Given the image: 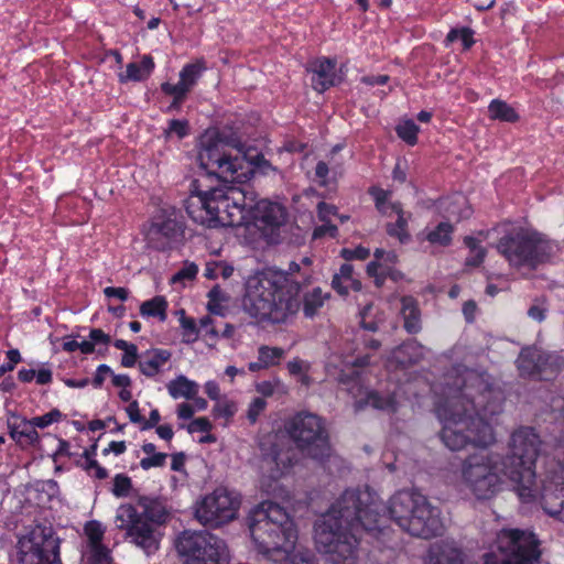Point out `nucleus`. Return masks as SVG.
Listing matches in <instances>:
<instances>
[{"label":"nucleus","mask_w":564,"mask_h":564,"mask_svg":"<svg viewBox=\"0 0 564 564\" xmlns=\"http://www.w3.org/2000/svg\"><path fill=\"white\" fill-rule=\"evenodd\" d=\"M370 194L373 196L376 202V207L379 212H381L384 215L390 216L391 215V205L388 204V197L390 193L388 191H384L382 188L372 187L370 188Z\"/></svg>","instance_id":"obj_58"},{"label":"nucleus","mask_w":564,"mask_h":564,"mask_svg":"<svg viewBox=\"0 0 564 564\" xmlns=\"http://www.w3.org/2000/svg\"><path fill=\"white\" fill-rule=\"evenodd\" d=\"M332 288L340 295H347L350 290L359 292L362 288L361 282L354 275V267L350 263H344L339 272L335 273L332 280Z\"/></svg>","instance_id":"obj_26"},{"label":"nucleus","mask_w":564,"mask_h":564,"mask_svg":"<svg viewBox=\"0 0 564 564\" xmlns=\"http://www.w3.org/2000/svg\"><path fill=\"white\" fill-rule=\"evenodd\" d=\"M132 480L126 474H117L112 480L111 492L117 498H126L132 496Z\"/></svg>","instance_id":"obj_47"},{"label":"nucleus","mask_w":564,"mask_h":564,"mask_svg":"<svg viewBox=\"0 0 564 564\" xmlns=\"http://www.w3.org/2000/svg\"><path fill=\"white\" fill-rule=\"evenodd\" d=\"M464 243L469 249V254L465 259V265L470 268L479 267L487 256L486 249L480 246L476 238L470 236L464 238Z\"/></svg>","instance_id":"obj_42"},{"label":"nucleus","mask_w":564,"mask_h":564,"mask_svg":"<svg viewBox=\"0 0 564 564\" xmlns=\"http://www.w3.org/2000/svg\"><path fill=\"white\" fill-rule=\"evenodd\" d=\"M488 117L491 120L517 122L519 115L513 107L500 99H494L488 106Z\"/></svg>","instance_id":"obj_35"},{"label":"nucleus","mask_w":564,"mask_h":564,"mask_svg":"<svg viewBox=\"0 0 564 564\" xmlns=\"http://www.w3.org/2000/svg\"><path fill=\"white\" fill-rule=\"evenodd\" d=\"M473 35L474 32L469 28L452 29L446 36V42L453 43L459 39L463 42L464 48L468 50L474 44Z\"/></svg>","instance_id":"obj_54"},{"label":"nucleus","mask_w":564,"mask_h":564,"mask_svg":"<svg viewBox=\"0 0 564 564\" xmlns=\"http://www.w3.org/2000/svg\"><path fill=\"white\" fill-rule=\"evenodd\" d=\"M397 134L400 139L406 142L410 145H414L417 142V133L420 131L419 126H416L412 120H406L400 123L395 128Z\"/></svg>","instance_id":"obj_49"},{"label":"nucleus","mask_w":564,"mask_h":564,"mask_svg":"<svg viewBox=\"0 0 564 564\" xmlns=\"http://www.w3.org/2000/svg\"><path fill=\"white\" fill-rule=\"evenodd\" d=\"M541 440L532 427L516 430L510 440V454L503 457L511 471V484L519 498L530 501L535 497V462Z\"/></svg>","instance_id":"obj_5"},{"label":"nucleus","mask_w":564,"mask_h":564,"mask_svg":"<svg viewBox=\"0 0 564 564\" xmlns=\"http://www.w3.org/2000/svg\"><path fill=\"white\" fill-rule=\"evenodd\" d=\"M369 356H362L356 358L354 361L348 364L346 368L341 369L340 372L337 376V380L341 384H349V383H358L360 378V372L357 370V368H362L369 365Z\"/></svg>","instance_id":"obj_40"},{"label":"nucleus","mask_w":564,"mask_h":564,"mask_svg":"<svg viewBox=\"0 0 564 564\" xmlns=\"http://www.w3.org/2000/svg\"><path fill=\"white\" fill-rule=\"evenodd\" d=\"M18 379L23 383H30L35 379L37 384L45 386L53 381V372L48 368H42L37 371L22 368L18 371Z\"/></svg>","instance_id":"obj_44"},{"label":"nucleus","mask_w":564,"mask_h":564,"mask_svg":"<svg viewBox=\"0 0 564 564\" xmlns=\"http://www.w3.org/2000/svg\"><path fill=\"white\" fill-rule=\"evenodd\" d=\"M185 226L173 210L161 209L150 220L145 231L149 247L156 251H166L184 238Z\"/></svg>","instance_id":"obj_14"},{"label":"nucleus","mask_w":564,"mask_h":564,"mask_svg":"<svg viewBox=\"0 0 564 564\" xmlns=\"http://www.w3.org/2000/svg\"><path fill=\"white\" fill-rule=\"evenodd\" d=\"M155 67L154 59L151 55L147 54L141 57L140 63H129L126 73L118 75V80L121 84L128 82H142L150 77Z\"/></svg>","instance_id":"obj_24"},{"label":"nucleus","mask_w":564,"mask_h":564,"mask_svg":"<svg viewBox=\"0 0 564 564\" xmlns=\"http://www.w3.org/2000/svg\"><path fill=\"white\" fill-rule=\"evenodd\" d=\"M85 534L88 540V544L102 542L105 529L101 523L97 520L88 521L84 527Z\"/></svg>","instance_id":"obj_56"},{"label":"nucleus","mask_w":564,"mask_h":564,"mask_svg":"<svg viewBox=\"0 0 564 564\" xmlns=\"http://www.w3.org/2000/svg\"><path fill=\"white\" fill-rule=\"evenodd\" d=\"M21 564H62L59 539L52 525L30 527L18 540Z\"/></svg>","instance_id":"obj_10"},{"label":"nucleus","mask_w":564,"mask_h":564,"mask_svg":"<svg viewBox=\"0 0 564 564\" xmlns=\"http://www.w3.org/2000/svg\"><path fill=\"white\" fill-rule=\"evenodd\" d=\"M220 145L228 147L238 153H243L245 162H248L263 174L275 170L262 153L252 155L250 149L246 148L238 132L232 128L220 130V128L214 127V150H217Z\"/></svg>","instance_id":"obj_19"},{"label":"nucleus","mask_w":564,"mask_h":564,"mask_svg":"<svg viewBox=\"0 0 564 564\" xmlns=\"http://www.w3.org/2000/svg\"><path fill=\"white\" fill-rule=\"evenodd\" d=\"M166 388L173 399H193L198 392V384L182 375L170 381Z\"/></svg>","instance_id":"obj_33"},{"label":"nucleus","mask_w":564,"mask_h":564,"mask_svg":"<svg viewBox=\"0 0 564 564\" xmlns=\"http://www.w3.org/2000/svg\"><path fill=\"white\" fill-rule=\"evenodd\" d=\"M196 162L202 171V173L212 177V133L210 128H207L204 133L198 138L196 143Z\"/></svg>","instance_id":"obj_29"},{"label":"nucleus","mask_w":564,"mask_h":564,"mask_svg":"<svg viewBox=\"0 0 564 564\" xmlns=\"http://www.w3.org/2000/svg\"><path fill=\"white\" fill-rule=\"evenodd\" d=\"M295 460V451L288 441L278 435L270 436L268 443L262 444V489L275 496L280 489L276 481L290 471Z\"/></svg>","instance_id":"obj_11"},{"label":"nucleus","mask_w":564,"mask_h":564,"mask_svg":"<svg viewBox=\"0 0 564 564\" xmlns=\"http://www.w3.org/2000/svg\"><path fill=\"white\" fill-rule=\"evenodd\" d=\"M249 225L246 195L235 186L214 187V227H237Z\"/></svg>","instance_id":"obj_13"},{"label":"nucleus","mask_w":564,"mask_h":564,"mask_svg":"<svg viewBox=\"0 0 564 564\" xmlns=\"http://www.w3.org/2000/svg\"><path fill=\"white\" fill-rule=\"evenodd\" d=\"M308 70L313 73L312 86L317 93H324L340 82L336 74L335 59L317 58L311 63Z\"/></svg>","instance_id":"obj_22"},{"label":"nucleus","mask_w":564,"mask_h":564,"mask_svg":"<svg viewBox=\"0 0 564 564\" xmlns=\"http://www.w3.org/2000/svg\"><path fill=\"white\" fill-rule=\"evenodd\" d=\"M167 301L163 296H154L151 300L144 301L140 306V314L143 317H156L164 322L167 317Z\"/></svg>","instance_id":"obj_38"},{"label":"nucleus","mask_w":564,"mask_h":564,"mask_svg":"<svg viewBox=\"0 0 564 564\" xmlns=\"http://www.w3.org/2000/svg\"><path fill=\"white\" fill-rule=\"evenodd\" d=\"M230 301L228 293L221 291L218 285H214V315H224V308Z\"/></svg>","instance_id":"obj_60"},{"label":"nucleus","mask_w":564,"mask_h":564,"mask_svg":"<svg viewBox=\"0 0 564 564\" xmlns=\"http://www.w3.org/2000/svg\"><path fill=\"white\" fill-rule=\"evenodd\" d=\"M542 357L538 364L535 376L541 380H549L561 370L563 360L545 351H542Z\"/></svg>","instance_id":"obj_37"},{"label":"nucleus","mask_w":564,"mask_h":564,"mask_svg":"<svg viewBox=\"0 0 564 564\" xmlns=\"http://www.w3.org/2000/svg\"><path fill=\"white\" fill-rule=\"evenodd\" d=\"M117 521L120 522L119 529L126 531V538L147 554L159 550L160 540L155 532V524L144 519L133 505H121L118 508Z\"/></svg>","instance_id":"obj_12"},{"label":"nucleus","mask_w":564,"mask_h":564,"mask_svg":"<svg viewBox=\"0 0 564 564\" xmlns=\"http://www.w3.org/2000/svg\"><path fill=\"white\" fill-rule=\"evenodd\" d=\"M284 564H316L307 552L285 553Z\"/></svg>","instance_id":"obj_64"},{"label":"nucleus","mask_w":564,"mask_h":564,"mask_svg":"<svg viewBox=\"0 0 564 564\" xmlns=\"http://www.w3.org/2000/svg\"><path fill=\"white\" fill-rule=\"evenodd\" d=\"M195 518L206 529L212 523V495H205L195 506Z\"/></svg>","instance_id":"obj_46"},{"label":"nucleus","mask_w":564,"mask_h":564,"mask_svg":"<svg viewBox=\"0 0 564 564\" xmlns=\"http://www.w3.org/2000/svg\"><path fill=\"white\" fill-rule=\"evenodd\" d=\"M340 256L346 261L366 260L370 256V250L368 248L362 247V246H358V247H356L354 249L344 248L340 251Z\"/></svg>","instance_id":"obj_61"},{"label":"nucleus","mask_w":564,"mask_h":564,"mask_svg":"<svg viewBox=\"0 0 564 564\" xmlns=\"http://www.w3.org/2000/svg\"><path fill=\"white\" fill-rule=\"evenodd\" d=\"M183 329V341L194 343L197 340L199 329L194 318L186 317L184 311H182V317L180 319Z\"/></svg>","instance_id":"obj_50"},{"label":"nucleus","mask_w":564,"mask_h":564,"mask_svg":"<svg viewBox=\"0 0 564 564\" xmlns=\"http://www.w3.org/2000/svg\"><path fill=\"white\" fill-rule=\"evenodd\" d=\"M329 297L328 293H323L321 288H315L306 293L303 299V312L306 317H313Z\"/></svg>","instance_id":"obj_41"},{"label":"nucleus","mask_w":564,"mask_h":564,"mask_svg":"<svg viewBox=\"0 0 564 564\" xmlns=\"http://www.w3.org/2000/svg\"><path fill=\"white\" fill-rule=\"evenodd\" d=\"M434 564H465L464 553L449 542H441L431 549Z\"/></svg>","instance_id":"obj_27"},{"label":"nucleus","mask_w":564,"mask_h":564,"mask_svg":"<svg viewBox=\"0 0 564 564\" xmlns=\"http://www.w3.org/2000/svg\"><path fill=\"white\" fill-rule=\"evenodd\" d=\"M214 564H230V552L223 540L214 539Z\"/></svg>","instance_id":"obj_59"},{"label":"nucleus","mask_w":564,"mask_h":564,"mask_svg":"<svg viewBox=\"0 0 564 564\" xmlns=\"http://www.w3.org/2000/svg\"><path fill=\"white\" fill-rule=\"evenodd\" d=\"M171 352L166 349H154L147 358L139 362V369L145 377L156 376L162 366L171 358Z\"/></svg>","instance_id":"obj_32"},{"label":"nucleus","mask_w":564,"mask_h":564,"mask_svg":"<svg viewBox=\"0 0 564 564\" xmlns=\"http://www.w3.org/2000/svg\"><path fill=\"white\" fill-rule=\"evenodd\" d=\"M453 231V226L447 221H443L427 232L426 240L432 245L446 247L452 242Z\"/></svg>","instance_id":"obj_43"},{"label":"nucleus","mask_w":564,"mask_h":564,"mask_svg":"<svg viewBox=\"0 0 564 564\" xmlns=\"http://www.w3.org/2000/svg\"><path fill=\"white\" fill-rule=\"evenodd\" d=\"M381 503L370 494L346 490L315 524L317 552L328 564H360L359 531H375L381 527Z\"/></svg>","instance_id":"obj_2"},{"label":"nucleus","mask_w":564,"mask_h":564,"mask_svg":"<svg viewBox=\"0 0 564 564\" xmlns=\"http://www.w3.org/2000/svg\"><path fill=\"white\" fill-rule=\"evenodd\" d=\"M542 350L538 348L522 349L518 359L517 366L522 376H535L538 364L541 360Z\"/></svg>","instance_id":"obj_34"},{"label":"nucleus","mask_w":564,"mask_h":564,"mask_svg":"<svg viewBox=\"0 0 564 564\" xmlns=\"http://www.w3.org/2000/svg\"><path fill=\"white\" fill-rule=\"evenodd\" d=\"M214 400H216V405L214 409V419L217 417H225L226 421H228L230 417L235 415L237 412V405L228 400L217 399L214 394ZM227 422H225L224 425H226Z\"/></svg>","instance_id":"obj_53"},{"label":"nucleus","mask_w":564,"mask_h":564,"mask_svg":"<svg viewBox=\"0 0 564 564\" xmlns=\"http://www.w3.org/2000/svg\"><path fill=\"white\" fill-rule=\"evenodd\" d=\"M189 433H206L202 442H212V423L206 417L194 419L187 426Z\"/></svg>","instance_id":"obj_57"},{"label":"nucleus","mask_w":564,"mask_h":564,"mask_svg":"<svg viewBox=\"0 0 564 564\" xmlns=\"http://www.w3.org/2000/svg\"><path fill=\"white\" fill-rule=\"evenodd\" d=\"M207 69L208 67L204 59H196L183 66L180 72V80L192 90Z\"/></svg>","instance_id":"obj_36"},{"label":"nucleus","mask_w":564,"mask_h":564,"mask_svg":"<svg viewBox=\"0 0 564 564\" xmlns=\"http://www.w3.org/2000/svg\"><path fill=\"white\" fill-rule=\"evenodd\" d=\"M420 498L425 497L412 490H400L391 497L388 511L391 519L402 530H405L408 522H411L414 516H416V510L419 505H421Z\"/></svg>","instance_id":"obj_20"},{"label":"nucleus","mask_w":564,"mask_h":564,"mask_svg":"<svg viewBox=\"0 0 564 564\" xmlns=\"http://www.w3.org/2000/svg\"><path fill=\"white\" fill-rule=\"evenodd\" d=\"M541 551L535 534L528 530L502 529L484 564H539Z\"/></svg>","instance_id":"obj_8"},{"label":"nucleus","mask_w":564,"mask_h":564,"mask_svg":"<svg viewBox=\"0 0 564 564\" xmlns=\"http://www.w3.org/2000/svg\"><path fill=\"white\" fill-rule=\"evenodd\" d=\"M63 414L58 409H53L50 412L34 416L32 419H22V425L32 424L39 429H45L53 423H57L62 420Z\"/></svg>","instance_id":"obj_48"},{"label":"nucleus","mask_w":564,"mask_h":564,"mask_svg":"<svg viewBox=\"0 0 564 564\" xmlns=\"http://www.w3.org/2000/svg\"><path fill=\"white\" fill-rule=\"evenodd\" d=\"M216 162L217 172L214 171V176L225 183L242 182V178L247 175L245 172H242L245 163L243 153L236 152V154L232 155L231 153L224 152Z\"/></svg>","instance_id":"obj_23"},{"label":"nucleus","mask_w":564,"mask_h":564,"mask_svg":"<svg viewBox=\"0 0 564 564\" xmlns=\"http://www.w3.org/2000/svg\"><path fill=\"white\" fill-rule=\"evenodd\" d=\"M511 471L503 456L498 453H474L462 463V480L478 499H489L501 491L506 480L511 482Z\"/></svg>","instance_id":"obj_6"},{"label":"nucleus","mask_w":564,"mask_h":564,"mask_svg":"<svg viewBox=\"0 0 564 564\" xmlns=\"http://www.w3.org/2000/svg\"><path fill=\"white\" fill-rule=\"evenodd\" d=\"M424 347L416 340H409L392 351V358L401 366L417 364L424 357Z\"/></svg>","instance_id":"obj_28"},{"label":"nucleus","mask_w":564,"mask_h":564,"mask_svg":"<svg viewBox=\"0 0 564 564\" xmlns=\"http://www.w3.org/2000/svg\"><path fill=\"white\" fill-rule=\"evenodd\" d=\"M184 206L194 223L212 228V186L203 188L199 180H193Z\"/></svg>","instance_id":"obj_17"},{"label":"nucleus","mask_w":564,"mask_h":564,"mask_svg":"<svg viewBox=\"0 0 564 564\" xmlns=\"http://www.w3.org/2000/svg\"><path fill=\"white\" fill-rule=\"evenodd\" d=\"M256 389L263 397H272L275 393L286 392L285 386L279 379L261 381L257 383Z\"/></svg>","instance_id":"obj_55"},{"label":"nucleus","mask_w":564,"mask_h":564,"mask_svg":"<svg viewBox=\"0 0 564 564\" xmlns=\"http://www.w3.org/2000/svg\"><path fill=\"white\" fill-rule=\"evenodd\" d=\"M421 505L416 510V516L404 530L413 536L431 539L442 533L443 523L440 517V510L433 507L426 498H420Z\"/></svg>","instance_id":"obj_18"},{"label":"nucleus","mask_w":564,"mask_h":564,"mask_svg":"<svg viewBox=\"0 0 564 564\" xmlns=\"http://www.w3.org/2000/svg\"><path fill=\"white\" fill-rule=\"evenodd\" d=\"M285 431L304 455L314 459H322L329 455L328 432L319 415L300 411L286 421Z\"/></svg>","instance_id":"obj_9"},{"label":"nucleus","mask_w":564,"mask_h":564,"mask_svg":"<svg viewBox=\"0 0 564 564\" xmlns=\"http://www.w3.org/2000/svg\"><path fill=\"white\" fill-rule=\"evenodd\" d=\"M401 314L404 321V328L410 334H416L421 330L420 310L416 301L411 296H404L401 300Z\"/></svg>","instance_id":"obj_31"},{"label":"nucleus","mask_w":564,"mask_h":564,"mask_svg":"<svg viewBox=\"0 0 564 564\" xmlns=\"http://www.w3.org/2000/svg\"><path fill=\"white\" fill-rule=\"evenodd\" d=\"M510 265L536 269L552 254V246L543 235L530 229H519L499 239L496 246Z\"/></svg>","instance_id":"obj_7"},{"label":"nucleus","mask_w":564,"mask_h":564,"mask_svg":"<svg viewBox=\"0 0 564 564\" xmlns=\"http://www.w3.org/2000/svg\"><path fill=\"white\" fill-rule=\"evenodd\" d=\"M249 530L257 550L268 556L294 549L297 532L283 507L262 501L249 514Z\"/></svg>","instance_id":"obj_4"},{"label":"nucleus","mask_w":564,"mask_h":564,"mask_svg":"<svg viewBox=\"0 0 564 564\" xmlns=\"http://www.w3.org/2000/svg\"><path fill=\"white\" fill-rule=\"evenodd\" d=\"M137 505L142 508L140 514L153 524H163L167 519V511L159 498L138 495Z\"/></svg>","instance_id":"obj_25"},{"label":"nucleus","mask_w":564,"mask_h":564,"mask_svg":"<svg viewBox=\"0 0 564 564\" xmlns=\"http://www.w3.org/2000/svg\"><path fill=\"white\" fill-rule=\"evenodd\" d=\"M283 355L284 350L278 347L261 346L259 348V358L267 368L279 364Z\"/></svg>","instance_id":"obj_52"},{"label":"nucleus","mask_w":564,"mask_h":564,"mask_svg":"<svg viewBox=\"0 0 564 564\" xmlns=\"http://www.w3.org/2000/svg\"><path fill=\"white\" fill-rule=\"evenodd\" d=\"M82 467L89 476L95 477L96 479L102 480L108 477V470L102 467L96 459L85 462Z\"/></svg>","instance_id":"obj_62"},{"label":"nucleus","mask_w":564,"mask_h":564,"mask_svg":"<svg viewBox=\"0 0 564 564\" xmlns=\"http://www.w3.org/2000/svg\"><path fill=\"white\" fill-rule=\"evenodd\" d=\"M8 427L10 430V436L15 441H20L21 437H24L31 445L40 441L36 426L32 424L22 425L21 423L20 425H15L9 422Z\"/></svg>","instance_id":"obj_45"},{"label":"nucleus","mask_w":564,"mask_h":564,"mask_svg":"<svg viewBox=\"0 0 564 564\" xmlns=\"http://www.w3.org/2000/svg\"><path fill=\"white\" fill-rule=\"evenodd\" d=\"M89 549L93 563L100 564L109 558V550L102 544V542L90 544Z\"/></svg>","instance_id":"obj_63"},{"label":"nucleus","mask_w":564,"mask_h":564,"mask_svg":"<svg viewBox=\"0 0 564 564\" xmlns=\"http://www.w3.org/2000/svg\"><path fill=\"white\" fill-rule=\"evenodd\" d=\"M390 213H395L398 218L394 224L387 225L388 235L391 237H397L401 242L408 241L410 238L408 232V220L404 218L401 205L399 203L392 204Z\"/></svg>","instance_id":"obj_39"},{"label":"nucleus","mask_w":564,"mask_h":564,"mask_svg":"<svg viewBox=\"0 0 564 564\" xmlns=\"http://www.w3.org/2000/svg\"><path fill=\"white\" fill-rule=\"evenodd\" d=\"M249 225L252 224L269 242H275L278 230L286 220L285 208L268 200L258 202L248 212Z\"/></svg>","instance_id":"obj_16"},{"label":"nucleus","mask_w":564,"mask_h":564,"mask_svg":"<svg viewBox=\"0 0 564 564\" xmlns=\"http://www.w3.org/2000/svg\"><path fill=\"white\" fill-rule=\"evenodd\" d=\"M175 549L184 564H210L212 532L184 530L175 540Z\"/></svg>","instance_id":"obj_15"},{"label":"nucleus","mask_w":564,"mask_h":564,"mask_svg":"<svg viewBox=\"0 0 564 564\" xmlns=\"http://www.w3.org/2000/svg\"><path fill=\"white\" fill-rule=\"evenodd\" d=\"M241 497L227 487L214 490V528L232 521L239 510Z\"/></svg>","instance_id":"obj_21"},{"label":"nucleus","mask_w":564,"mask_h":564,"mask_svg":"<svg viewBox=\"0 0 564 564\" xmlns=\"http://www.w3.org/2000/svg\"><path fill=\"white\" fill-rule=\"evenodd\" d=\"M297 291L289 273L268 269L248 279L243 305L254 317L285 323L300 310Z\"/></svg>","instance_id":"obj_3"},{"label":"nucleus","mask_w":564,"mask_h":564,"mask_svg":"<svg viewBox=\"0 0 564 564\" xmlns=\"http://www.w3.org/2000/svg\"><path fill=\"white\" fill-rule=\"evenodd\" d=\"M454 386L436 409L443 422L442 442L453 452L467 446H491L496 442L494 429L478 413L487 411V402L494 394L488 373L465 369L455 378Z\"/></svg>","instance_id":"obj_1"},{"label":"nucleus","mask_w":564,"mask_h":564,"mask_svg":"<svg viewBox=\"0 0 564 564\" xmlns=\"http://www.w3.org/2000/svg\"><path fill=\"white\" fill-rule=\"evenodd\" d=\"M542 508L549 516L564 522V489H545L542 495Z\"/></svg>","instance_id":"obj_30"},{"label":"nucleus","mask_w":564,"mask_h":564,"mask_svg":"<svg viewBox=\"0 0 564 564\" xmlns=\"http://www.w3.org/2000/svg\"><path fill=\"white\" fill-rule=\"evenodd\" d=\"M161 90L167 96H172L176 101H185L187 94L191 91L181 80L176 84L164 82L161 84Z\"/></svg>","instance_id":"obj_51"}]
</instances>
